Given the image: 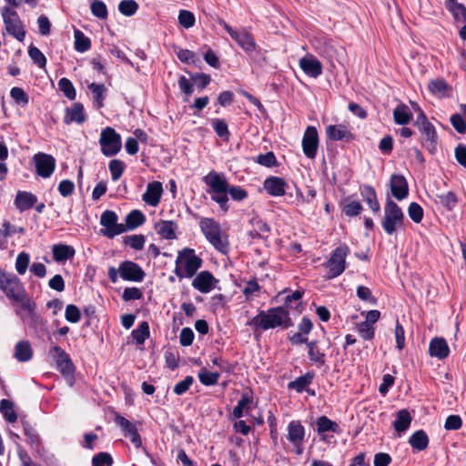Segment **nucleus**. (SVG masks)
<instances>
[{
  "mask_svg": "<svg viewBox=\"0 0 466 466\" xmlns=\"http://www.w3.org/2000/svg\"><path fill=\"white\" fill-rule=\"evenodd\" d=\"M0 289L7 299L14 302H19L21 308L27 311V319L30 323L35 324L38 319L35 313L36 304L27 296L21 280L14 273H7L0 268Z\"/></svg>",
  "mask_w": 466,
  "mask_h": 466,
  "instance_id": "1",
  "label": "nucleus"
},
{
  "mask_svg": "<svg viewBox=\"0 0 466 466\" xmlns=\"http://www.w3.org/2000/svg\"><path fill=\"white\" fill-rule=\"evenodd\" d=\"M248 324L264 330L277 327L288 328L290 326L289 312L285 307L280 306L268 310H259Z\"/></svg>",
  "mask_w": 466,
  "mask_h": 466,
  "instance_id": "2",
  "label": "nucleus"
},
{
  "mask_svg": "<svg viewBox=\"0 0 466 466\" xmlns=\"http://www.w3.org/2000/svg\"><path fill=\"white\" fill-rule=\"evenodd\" d=\"M203 259L198 257L195 250L185 248L178 251L175 260L174 273L180 280L187 278H193L202 267Z\"/></svg>",
  "mask_w": 466,
  "mask_h": 466,
  "instance_id": "3",
  "label": "nucleus"
},
{
  "mask_svg": "<svg viewBox=\"0 0 466 466\" xmlns=\"http://www.w3.org/2000/svg\"><path fill=\"white\" fill-rule=\"evenodd\" d=\"M201 232L208 243L218 252L227 254L229 245L227 236L222 234L221 227L214 218H201L199 221Z\"/></svg>",
  "mask_w": 466,
  "mask_h": 466,
  "instance_id": "4",
  "label": "nucleus"
},
{
  "mask_svg": "<svg viewBox=\"0 0 466 466\" xmlns=\"http://www.w3.org/2000/svg\"><path fill=\"white\" fill-rule=\"evenodd\" d=\"M203 181L210 187L211 199L217 202L223 211H228V183L224 175L212 170L204 177Z\"/></svg>",
  "mask_w": 466,
  "mask_h": 466,
  "instance_id": "5",
  "label": "nucleus"
},
{
  "mask_svg": "<svg viewBox=\"0 0 466 466\" xmlns=\"http://www.w3.org/2000/svg\"><path fill=\"white\" fill-rule=\"evenodd\" d=\"M404 214L401 208L391 199L388 198L384 207V217L381 227L388 235H392L403 227Z\"/></svg>",
  "mask_w": 466,
  "mask_h": 466,
  "instance_id": "6",
  "label": "nucleus"
},
{
  "mask_svg": "<svg viewBox=\"0 0 466 466\" xmlns=\"http://www.w3.org/2000/svg\"><path fill=\"white\" fill-rule=\"evenodd\" d=\"M414 125L418 127L422 136V146L431 154L435 153L438 145V135L434 126L428 120L421 109Z\"/></svg>",
  "mask_w": 466,
  "mask_h": 466,
  "instance_id": "7",
  "label": "nucleus"
},
{
  "mask_svg": "<svg viewBox=\"0 0 466 466\" xmlns=\"http://www.w3.org/2000/svg\"><path fill=\"white\" fill-rule=\"evenodd\" d=\"M1 15L7 34L17 41L23 42L25 37V30L18 13L11 7L4 6L1 9Z\"/></svg>",
  "mask_w": 466,
  "mask_h": 466,
  "instance_id": "8",
  "label": "nucleus"
},
{
  "mask_svg": "<svg viewBox=\"0 0 466 466\" xmlns=\"http://www.w3.org/2000/svg\"><path fill=\"white\" fill-rule=\"evenodd\" d=\"M348 253L349 248L346 245H340L332 251L329 259L326 263L328 279H335L343 273L346 268Z\"/></svg>",
  "mask_w": 466,
  "mask_h": 466,
  "instance_id": "9",
  "label": "nucleus"
},
{
  "mask_svg": "<svg viewBox=\"0 0 466 466\" xmlns=\"http://www.w3.org/2000/svg\"><path fill=\"white\" fill-rule=\"evenodd\" d=\"M99 144L104 156L113 157L121 149V137L114 128L107 127L100 134Z\"/></svg>",
  "mask_w": 466,
  "mask_h": 466,
  "instance_id": "10",
  "label": "nucleus"
},
{
  "mask_svg": "<svg viewBox=\"0 0 466 466\" xmlns=\"http://www.w3.org/2000/svg\"><path fill=\"white\" fill-rule=\"evenodd\" d=\"M118 216L113 210H106L101 214L100 224L105 228L101 229V234L108 238H114L122 233H125L124 224L117 223Z\"/></svg>",
  "mask_w": 466,
  "mask_h": 466,
  "instance_id": "11",
  "label": "nucleus"
},
{
  "mask_svg": "<svg viewBox=\"0 0 466 466\" xmlns=\"http://www.w3.org/2000/svg\"><path fill=\"white\" fill-rule=\"evenodd\" d=\"M49 353L60 373L66 378L73 379L76 369L70 356L60 346L52 347Z\"/></svg>",
  "mask_w": 466,
  "mask_h": 466,
  "instance_id": "12",
  "label": "nucleus"
},
{
  "mask_svg": "<svg viewBox=\"0 0 466 466\" xmlns=\"http://www.w3.org/2000/svg\"><path fill=\"white\" fill-rule=\"evenodd\" d=\"M288 441L293 445L297 455L303 453L305 440V428L299 420H291L288 425Z\"/></svg>",
  "mask_w": 466,
  "mask_h": 466,
  "instance_id": "13",
  "label": "nucleus"
},
{
  "mask_svg": "<svg viewBox=\"0 0 466 466\" xmlns=\"http://www.w3.org/2000/svg\"><path fill=\"white\" fill-rule=\"evenodd\" d=\"M35 171L43 178L50 177L56 168V159L53 156L39 152L33 157Z\"/></svg>",
  "mask_w": 466,
  "mask_h": 466,
  "instance_id": "14",
  "label": "nucleus"
},
{
  "mask_svg": "<svg viewBox=\"0 0 466 466\" xmlns=\"http://www.w3.org/2000/svg\"><path fill=\"white\" fill-rule=\"evenodd\" d=\"M192 280V287L200 293H209L218 283V279L208 270L197 273Z\"/></svg>",
  "mask_w": 466,
  "mask_h": 466,
  "instance_id": "15",
  "label": "nucleus"
},
{
  "mask_svg": "<svg viewBox=\"0 0 466 466\" xmlns=\"http://www.w3.org/2000/svg\"><path fill=\"white\" fill-rule=\"evenodd\" d=\"M319 147V135L315 127H308L302 138L304 155L310 159L316 157Z\"/></svg>",
  "mask_w": 466,
  "mask_h": 466,
  "instance_id": "16",
  "label": "nucleus"
},
{
  "mask_svg": "<svg viewBox=\"0 0 466 466\" xmlns=\"http://www.w3.org/2000/svg\"><path fill=\"white\" fill-rule=\"evenodd\" d=\"M119 276L124 280L140 282L144 279L145 272L137 263L126 260L119 265Z\"/></svg>",
  "mask_w": 466,
  "mask_h": 466,
  "instance_id": "17",
  "label": "nucleus"
},
{
  "mask_svg": "<svg viewBox=\"0 0 466 466\" xmlns=\"http://www.w3.org/2000/svg\"><path fill=\"white\" fill-rule=\"evenodd\" d=\"M115 422L121 428L124 436L129 438L131 443L136 448H139L142 446L141 437L135 424H133L131 421H129L120 414L116 415Z\"/></svg>",
  "mask_w": 466,
  "mask_h": 466,
  "instance_id": "18",
  "label": "nucleus"
},
{
  "mask_svg": "<svg viewBox=\"0 0 466 466\" xmlns=\"http://www.w3.org/2000/svg\"><path fill=\"white\" fill-rule=\"evenodd\" d=\"M299 66L307 76L313 78H317L323 72L320 61L310 54L299 59Z\"/></svg>",
  "mask_w": 466,
  "mask_h": 466,
  "instance_id": "19",
  "label": "nucleus"
},
{
  "mask_svg": "<svg viewBox=\"0 0 466 466\" xmlns=\"http://www.w3.org/2000/svg\"><path fill=\"white\" fill-rule=\"evenodd\" d=\"M86 120L84 106L80 102L74 103L71 106L65 109L63 121L66 125L76 123L83 124Z\"/></svg>",
  "mask_w": 466,
  "mask_h": 466,
  "instance_id": "20",
  "label": "nucleus"
},
{
  "mask_svg": "<svg viewBox=\"0 0 466 466\" xmlns=\"http://www.w3.org/2000/svg\"><path fill=\"white\" fill-rule=\"evenodd\" d=\"M390 185L391 194L396 199L402 200L408 197L409 186L406 178L402 175H391Z\"/></svg>",
  "mask_w": 466,
  "mask_h": 466,
  "instance_id": "21",
  "label": "nucleus"
},
{
  "mask_svg": "<svg viewBox=\"0 0 466 466\" xmlns=\"http://www.w3.org/2000/svg\"><path fill=\"white\" fill-rule=\"evenodd\" d=\"M163 192L162 184L159 181L150 182L147 186L146 192L142 195V199L151 207H157L159 204Z\"/></svg>",
  "mask_w": 466,
  "mask_h": 466,
  "instance_id": "22",
  "label": "nucleus"
},
{
  "mask_svg": "<svg viewBox=\"0 0 466 466\" xmlns=\"http://www.w3.org/2000/svg\"><path fill=\"white\" fill-rule=\"evenodd\" d=\"M265 190L273 197H281L286 193L287 183L279 177H269L264 181Z\"/></svg>",
  "mask_w": 466,
  "mask_h": 466,
  "instance_id": "23",
  "label": "nucleus"
},
{
  "mask_svg": "<svg viewBox=\"0 0 466 466\" xmlns=\"http://www.w3.org/2000/svg\"><path fill=\"white\" fill-rule=\"evenodd\" d=\"M14 203L20 212H24L32 208L37 203V197L31 192L18 190Z\"/></svg>",
  "mask_w": 466,
  "mask_h": 466,
  "instance_id": "24",
  "label": "nucleus"
},
{
  "mask_svg": "<svg viewBox=\"0 0 466 466\" xmlns=\"http://www.w3.org/2000/svg\"><path fill=\"white\" fill-rule=\"evenodd\" d=\"M429 353L431 357H435L439 360L447 358L450 353L447 341L440 337L432 339L429 345Z\"/></svg>",
  "mask_w": 466,
  "mask_h": 466,
  "instance_id": "25",
  "label": "nucleus"
},
{
  "mask_svg": "<svg viewBox=\"0 0 466 466\" xmlns=\"http://www.w3.org/2000/svg\"><path fill=\"white\" fill-rule=\"evenodd\" d=\"M13 356L18 362H27L31 360L34 356L31 343L25 339L18 341L15 345Z\"/></svg>",
  "mask_w": 466,
  "mask_h": 466,
  "instance_id": "26",
  "label": "nucleus"
},
{
  "mask_svg": "<svg viewBox=\"0 0 466 466\" xmlns=\"http://www.w3.org/2000/svg\"><path fill=\"white\" fill-rule=\"evenodd\" d=\"M155 229L165 239L172 240L177 238V225L172 220H159L155 224Z\"/></svg>",
  "mask_w": 466,
  "mask_h": 466,
  "instance_id": "27",
  "label": "nucleus"
},
{
  "mask_svg": "<svg viewBox=\"0 0 466 466\" xmlns=\"http://www.w3.org/2000/svg\"><path fill=\"white\" fill-rule=\"evenodd\" d=\"M360 196L363 200L369 205L370 208L378 213L380 210V203L377 199L375 189L369 185H363L360 187Z\"/></svg>",
  "mask_w": 466,
  "mask_h": 466,
  "instance_id": "28",
  "label": "nucleus"
},
{
  "mask_svg": "<svg viewBox=\"0 0 466 466\" xmlns=\"http://www.w3.org/2000/svg\"><path fill=\"white\" fill-rule=\"evenodd\" d=\"M428 89L433 96L442 98L449 96L451 87L443 78H437L429 82Z\"/></svg>",
  "mask_w": 466,
  "mask_h": 466,
  "instance_id": "29",
  "label": "nucleus"
},
{
  "mask_svg": "<svg viewBox=\"0 0 466 466\" xmlns=\"http://www.w3.org/2000/svg\"><path fill=\"white\" fill-rule=\"evenodd\" d=\"M326 134L333 141L349 140L352 137V134L344 125H330L326 128Z\"/></svg>",
  "mask_w": 466,
  "mask_h": 466,
  "instance_id": "30",
  "label": "nucleus"
},
{
  "mask_svg": "<svg viewBox=\"0 0 466 466\" xmlns=\"http://www.w3.org/2000/svg\"><path fill=\"white\" fill-rule=\"evenodd\" d=\"M316 431L319 436H323L326 432L329 431L339 433L340 428L337 422L323 415L317 419Z\"/></svg>",
  "mask_w": 466,
  "mask_h": 466,
  "instance_id": "31",
  "label": "nucleus"
},
{
  "mask_svg": "<svg viewBox=\"0 0 466 466\" xmlns=\"http://www.w3.org/2000/svg\"><path fill=\"white\" fill-rule=\"evenodd\" d=\"M87 88L92 92L93 106L96 109L104 106V100L106 94V88L104 84L90 83Z\"/></svg>",
  "mask_w": 466,
  "mask_h": 466,
  "instance_id": "32",
  "label": "nucleus"
},
{
  "mask_svg": "<svg viewBox=\"0 0 466 466\" xmlns=\"http://www.w3.org/2000/svg\"><path fill=\"white\" fill-rule=\"evenodd\" d=\"M53 258L56 262H64L75 256V248L65 244H56L52 248Z\"/></svg>",
  "mask_w": 466,
  "mask_h": 466,
  "instance_id": "33",
  "label": "nucleus"
},
{
  "mask_svg": "<svg viewBox=\"0 0 466 466\" xmlns=\"http://www.w3.org/2000/svg\"><path fill=\"white\" fill-rule=\"evenodd\" d=\"M409 444L413 450L424 451L429 445V437L423 430H418L409 438Z\"/></svg>",
  "mask_w": 466,
  "mask_h": 466,
  "instance_id": "34",
  "label": "nucleus"
},
{
  "mask_svg": "<svg viewBox=\"0 0 466 466\" xmlns=\"http://www.w3.org/2000/svg\"><path fill=\"white\" fill-rule=\"evenodd\" d=\"M307 348L309 360L317 367H322L326 361V355L319 348L317 340H311L310 343H308Z\"/></svg>",
  "mask_w": 466,
  "mask_h": 466,
  "instance_id": "35",
  "label": "nucleus"
},
{
  "mask_svg": "<svg viewBox=\"0 0 466 466\" xmlns=\"http://www.w3.org/2000/svg\"><path fill=\"white\" fill-rule=\"evenodd\" d=\"M145 221L146 217L140 210L134 209L130 211L126 217V223L124 224L125 232L142 226Z\"/></svg>",
  "mask_w": 466,
  "mask_h": 466,
  "instance_id": "36",
  "label": "nucleus"
},
{
  "mask_svg": "<svg viewBox=\"0 0 466 466\" xmlns=\"http://www.w3.org/2000/svg\"><path fill=\"white\" fill-rule=\"evenodd\" d=\"M314 377L315 373L313 371H308L304 375L297 378L295 380L290 381L288 384V388L300 393L306 390L307 387L312 383Z\"/></svg>",
  "mask_w": 466,
  "mask_h": 466,
  "instance_id": "37",
  "label": "nucleus"
},
{
  "mask_svg": "<svg viewBox=\"0 0 466 466\" xmlns=\"http://www.w3.org/2000/svg\"><path fill=\"white\" fill-rule=\"evenodd\" d=\"M342 205V212L349 218L360 215L363 209L361 203L352 199L351 196L345 198L343 199Z\"/></svg>",
  "mask_w": 466,
  "mask_h": 466,
  "instance_id": "38",
  "label": "nucleus"
},
{
  "mask_svg": "<svg viewBox=\"0 0 466 466\" xmlns=\"http://www.w3.org/2000/svg\"><path fill=\"white\" fill-rule=\"evenodd\" d=\"M412 114L408 106L401 104L393 110V119L397 125L405 126L410 122Z\"/></svg>",
  "mask_w": 466,
  "mask_h": 466,
  "instance_id": "39",
  "label": "nucleus"
},
{
  "mask_svg": "<svg viewBox=\"0 0 466 466\" xmlns=\"http://www.w3.org/2000/svg\"><path fill=\"white\" fill-rule=\"evenodd\" d=\"M411 416L407 410H400L397 412L393 427L396 431L403 432L408 430L411 423Z\"/></svg>",
  "mask_w": 466,
  "mask_h": 466,
  "instance_id": "40",
  "label": "nucleus"
},
{
  "mask_svg": "<svg viewBox=\"0 0 466 466\" xmlns=\"http://www.w3.org/2000/svg\"><path fill=\"white\" fill-rule=\"evenodd\" d=\"M446 8L459 21H466V7L456 0H445Z\"/></svg>",
  "mask_w": 466,
  "mask_h": 466,
  "instance_id": "41",
  "label": "nucleus"
},
{
  "mask_svg": "<svg viewBox=\"0 0 466 466\" xmlns=\"http://www.w3.org/2000/svg\"><path fill=\"white\" fill-rule=\"evenodd\" d=\"M149 325L147 321H142L132 333V339L137 345L144 344L145 340L149 337Z\"/></svg>",
  "mask_w": 466,
  "mask_h": 466,
  "instance_id": "42",
  "label": "nucleus"
},
{
  "mask_svg": "<svg viewBox=\"0 0 466 466\" xmlns=\"http://www.w3.org/2000/svg\"><path fill=\"white\" fill-rule=\"evenodd\" d=\"M75 37V49L79 53H85L88 51L91 47L90 39L85 35V34L78 30L75 29L74 31Z\"/></svg>",
  "mask_w": 466,
  "mask_h": 466,
  "instance_id": "43",
  "label": "nucleus"
},
{
  "mask_svg": "<svg viewBox=\"0 0 466 466\" xmlns=\"http://www.w3.org/2000/svg\"><path fill=\"white\" fill-rule=\"evenodd\" d=\"M0 411L5 420L8 422L14 423L16 421L17 414L15 411L13 403L10 400L3 399L0 401Z\"/></svg>",
  "mask_w": 466,
  "mask_h": 466,
  "instance_id": "44",
  "label": "nucleus"
},
{
  "mask_svg": "<svg viewBox=\"0 0 466 466\" xmlns=\"http://www.w3.org/2000/svg\"><path fill=\"white\" fill-rule=\"evenodd\" d=\"M58 88L61 92H63L65 96L67 97L68 99L74 100L76 98V88H75L73 83L71 82V80H69L68 78L62 77L61 79H59Z\"/></svg>",
  "mask_w": 466,
  "mask_h": 466,
  "instance_id": "45",
  "label": "nucleus"
},
{
  "mask_svg": "<svg viewBox=\"0 0 466 466\" xmlns=\"http://www.w3.org/2000/svg\"><path fill=\"white\" fill-rule=\"evenodd\" d=\"M199 381L205 386H214L218 383L220 377L219 372H210L206 369L199 370L198 374Z\"/></svg>",
  "mask_w": 466,
  "mask_h": 466,
  "instance_id": "46",
  "label": "nucleus"
},
{
  "mask_svg": "<svg viewBox=\"0 0 466 466\" xmlns=\"http://www.w3.org/2000/svg\"><path fill=\"white\" fill-rule=\"evenodd\" d=\"M146 238L142 234L129 235L123 238V243L135 250H141L144 248Z\"/></svg>",
  "mask_w": 466,
  "mask_h": 466,
  "instance_id": "47",
  "label": "nucleus"
},
{
  "mask_svg": "<svg viewBox=\"0 0 466 466\" xmlns=\"http://www.w3.org/2000/svg\"><path fill=\"white\" fill-rule=\"evenodd\" d=\"M212 127L216 132V134L223 138L224 140H228L229 137V130L227 122L224 119L214 118L211 120Z\"/></svg>",
  "mask_w": 466,
  "mask_h": 466,
  "instance_id": "48",
  "label": "nucleus"
},
{
  "mask_svg": "<svg viewBox=\"0 0 466 466\" xmlns=\"http://www.w3.org/2000/svg\"><path fill=\"white\" fill-rule=\"evenodd\" d=\"M138 4L135 0H122L118 4V11L125 16H131L137 13Z\"/></svg>",
  "mask_w": 466,
  "mask_h": 466,
  "instance_id": "49",
  "label": "nucleus"
},
{
  "mask_svg": "<svg viewBox=\"0 0 466 466\" xmlns=\"http://www.w3.org/2000/svg\"><path fill=\"white\" fill-rule=\"evenodd\" d=\"M108 168L113 181H117L125 170V163L120 159H113L108 164Z\"/></svg>",
  "mask_w": 466,
  "mask_h": 466,
  "instance_id": "50",
  "label": "nucleus"
},
{
  "mask_svg": "<svg viewBox=\"0 0 466 466\" xmlns=\"http://www.w3.org/2000/svg\"><path fill=\"white\" fill-rule=\"evenodd\" d=\"M177 19L179 25L185 29L193 27L196 23L194 14L188 10H180Z\"/></svg>",
  "mask_w": 466,
  "mask_h": 466,
  "instance_id": "51",
  "label": "nucleus"
},
{
  "mask_svg": "<svg viewBox=\"0 0 466 466\" xmlns=\"http://www.w3.org/2000/svg\"><path fill=\"white\" fill-rule=\"evenodd\" d=\"M28 56L40 68H44L46 65V58L39 48L30 46L28 48Z\"/></svg>",
  "mask_w": 466,
  "mask_h": 466,
  "instance_id": "52",
  "label": "nucleus"
},
{
  "mask_svg": "<svg viewBox=\"0 0 466 466\" xmlns=\"http://www.w3.org/2000/svg\"><path fill=\"white\" fill-rule=\"evenodd\" d=\"M91 13L94 16L100 19H106L108 15L107 8L103 1L96 0L90 5Z\"/></svg>",
  "mask_w": 466,
  "mask_h": 466,
  "instance_id": "53",
  "label": "nucleus"
},
{
  "mask_svg": "<svg viewBox=\"0 0 466 466\" xmlns=\"http://www.w3.org/2000/svg\"><path fill=\"white\" fill-rule=\"evenodd\" d=\"M438 198H439L440 203L447 210H450V211L455 208V206L458 202L456 195L451 191H449L445 194L438 195Z\"/></svg>",
  "mask_w": 466,
  "mask_h": 466,
  "instance_id": "54",
  "label": "nucleus"
},
{
  "mask_svg": "<svg viewBox=\"0 0 466 466\" xmlns=\"http://www.w3.org/2000/svg\"><path fill=\"white\" fill-rule=\"evenodd\" d=\"M10 96L15 100V102L22 106H25L29 102V97L27 94L21 87H13L10 90Z\"/></svg>",
  "mask_w": 466,
  "mask_h": 466,
  "instance_id": "55",
  "label": "nucleus"
},
{
  "mask_svg": "<svg viewBox=\"0 0 466 466\" xmlns=\"http://www.w3.org/2000/svg\"><path fill=\"white\" fill-rule=\"evenodd\" d=\"M30 257L26 252H21L18 254L15 259V269L18 274L23 275L26 272L29 266Z\"/></svg>",
  "mask_w": 466,
  "mask_h": 466,
  "instance_id": "56",
  "label": "nucleus"
},
{
  "mask_svg": "<svg viewBox=\"0 0 466 466\" xmlns=\"http://www.w3.org/2000/svg\"><path fill=\"white\" fill-rule=\"evenodd\" d=\"M356 293L360 300L369 302L371 305L377 303V299L372 295L371 290L368 287L362 285L358 286Z\"/></svg>",
  "mask_w": 466,
  "mask_h": 466,
  "instance_id": "57",
  "label": "nucleus"
},
{
  "mask_svg": "<svg viewBox=\"0 0 466 466\" xmlns=\"http://www.w3.org/2000/svg\"><path fill=\"white\" fill-rule=\"evenodd\" d=\"M113 459L107 452H98L92 458V466H112Z\"/></svg>",
  "mask_w": 466,
  "mask_h": 466,
  "instance_id": "58",
  "label": "nucleus"
},
{
  "mask_svg": "<svg viewBox=\"0 0 466 466\" xmlns=\"http://www.w3.org/2000/svg\"><path fill=\"white\" fill-rule=\"evenodd\" d=\"M65 318L70 323H77L81 319L80 309L74 304L66 307Z\"/></svg>",
  "mask_w": 466,
  "mask_h": 466,
  "instance_id": "59",
  "label": "nucleus"
},
{
  "mask_svg": "<svg viewBox=\"0 0 466 466\" xmlns=\"http://www.w3.org/2000/svg\"><path fill=\"white\" fill-rule=\"evenodd\" d=\"M408 214L410 219L415 223H420L423 218V209L416 202H411L408 208Z\"/></svg>",
  "mask_w": 466,
  "mask_h": 466,
  "instance_id": "60",
  "label": "nucleus"
},
{
  "mask_svg": "<svg viewBox=\"0 0 466 466\" xmlns=\"http://www.w3.org/2000/svg\"><path fill=\"white\" fill-rule=\"evenodd\" d=\"M194 382V378L192 376H187L183 380L177 382L174 389H173V391L176 395H183L184 393H186L189 388L192 386Z\"/></svg>",
  "mask_w": 466,
  "mask_h": 466,
  "instance_id": "61",
  "label": "nucleus"
},
{
  "mask_svg": "<svg viewBox=\"0 0 466 466\" xmlns=\"http://www.w3.org/2000/svg\"><path fill=\"white\" fill-rule=\"evenodd\" d=\"M251 224L253 228L258 232V235L263 237V239H267L268 238L270 227L267 222L260 218H253L251 220Z\"/></svg>",
  "mask_w": 466,
  "mask_h": 466,
  "instance_id": "62",
  "label": "nucleus"
},
{
  "mask_svg": "<svg viewBox=\"0 0 466 466\" xmlns=\"http://www.w3.org/2000/svg\"><path fill=\"white\" fill-rule=\"evenodd\" d=\"M450 122L453 128L459 133V134H466V122L461 115L460 114H453L451 115L450 118Z\"/></svg>",
  "mask_w": 466,
  "mask_h": 466,
  "instance_id": "63",
  "label": "nucleus"
},
{
  "mask_svg": "<svg viewBox=\"0 0 466 466\" xmlns=\"http://www.w3.org/2000/svg\"><path fill=\"white\" fill-rule=\"evenodd\" d=\"M456 161L466 169V146L459 144L454 149Z\"/></svg>",
  "mask_w": 466,
  "mask_h": 466,
  "instance_id": "64",
  "label": "nucleus"
}]
</instances>
